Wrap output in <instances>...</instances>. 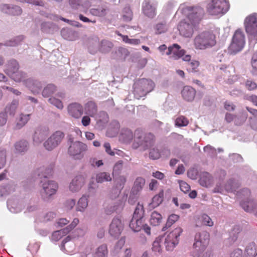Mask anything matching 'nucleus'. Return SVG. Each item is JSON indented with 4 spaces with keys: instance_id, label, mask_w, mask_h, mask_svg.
I'll list each match as a JSON object with an SVG mask.
<instances>
[{
    "instance_id": "1",
    "label": "nucleus",
    "mask_w": 257,
    "mask_h": 257,
    "mask_svg": "<svg viewBox=\"0 0 257 257\" xmlns=\"http://www.w3.org/2000/svg\"><path fill=\"white\" fill-rule=\"evenodd\" d=\"M155 136L151 133L144 134L142 131H135V139L133 142L132 147L134 149L141 148L143 151L150 149L155 144Z\"/></svg>"
},
{
    "instance_id": "2",
    "label": "nucleus",
    "mask_w": 257,
    "mask_h": 257,
    "mask_svg": "<svg viewBox=\"0 0 257 257\" xmlns=\"http://www.w3.org/2000/svg\"><path fill=\"white\" fill-rule=\"evenodd\" d=\"M244 26L249 45L254 46L257 43V13H253L246 17L244 21Z\"/></svg>"
},
{
    "instance_id": "3",
    "label": "nucleus",
    "mask_w": 257,
    "mask_h": 257,
    "mask_svg": "<svg viewBox=\"0 0 257 257\" xmlns=\"http://www.w3.org/2000/svg\"><path fill=\"white\" fill-rule=\"evenodd\" d=\"M215 44L214 35L208 32L199 34L194 39V45L196 49L204 50L213 47Z\"/></svg>"
},
{
    "instance_id": "4",
    "label": "nucleus",
    "mask_w": 257,
    "mask_h": 257,
    "mask_svg": "<svg viewBox=\"0 0 257 257\" xmlns=\"http://www.w3.org/2000/svg\"><path fill=\"white\" fill-rule=\"evenodd\" d=\"M41 195L42 199L46 202H49L53 199V196L56 193L58 185L56 182L43 178L41 181Z\"/></svg>"
},
{
    "instance_id": "5",
    "label": "nucleus",
    "mask_w": 257,
    "mask_h": 257,
    "mask_svg": "<svg viewBox=\"0 0 257 257\" xmlns=\"http://www.w3.org/2000/svg\"><path fill=\"white\" fill-rule=\"evenodd\" d=\"M154 87V83L150 79L143 78L136 81L134 84L135 97L139 99L152 91Z\"/></svg>"
},
{
    "instance_id": "6",
    "label": "nucleus",
    "mask_w": 257,
    "mask_h": 257,
    "mask_svg": "<svg viewBox=\"0 0 257 257\" xmlns=\"http://www.w3.org/2000/svg\"><path fill=\"white\" fill-rule=\"evenodd\" d=\"M209 239V233L206 231L196 233L194 237L195 242L193 245V257H198L199 253L204 251L208 244Z\"/></svg>"
},
{
    "instance_id": "7",
    "label": "nucleus",
    "mask_w": 257,
    "mask_h": 257,
    "mask_svg": "<svg viewBox=\"0 0 257 257\" xmlns=\"http://www.w3.org/2000/svg\"><path fill=\"white\" fill-rule=\"evenodd\" d=\"M229 9V4L227 0H212L207 6V11L211 15H222Z\"/></svg>"
},
{
    "instance_id": "8",
    "label": "nucleus",
    "mask_w": 257,
    "mask_h": 257,
    "mask_svg": "<svg viewBox=\"0 0 257 257\" xmlns=\"http://www.w3.org/2000/svg\"><path fill=\"white\" fill-rule=\"evenodd\" d=\"M69 142L70 143L68 150L69 155L73 157L75 159H82L88 150L87 145L80 141L73 142L72 139H70Z\"/></svg>"
},
{
    "instance_id": "9",
    "label": "nucleus",
    "mask_w": 257,
    "mask_h": 257,
    "mask_svg": "<svg viewBox=\"0 0 257 257\" xmlns=\"http://www.w3.org/2000/svg\"><path fill=\"white\" fill-rule=\"evenodd\" d=\"M182 13L186 16L189 22L196 25L204 15V10L200 7H186L183 9Z\"/></svg>"
},
{
    "instance_id": "10",
    "label": "nucleus",
    "mask_w": 257,
    "mask_h": 257,
    "mask_svg": "<svg viewBox=\"0 0 257 257\" xmlns=\"http://www.w3.org/2000/svg\"><path fill=\"white\" fill-rule=\"evenodd\" d=\"M166 54L169 56V58L177 60L182 58L184 61L189 62L191 60V56L189 54H186V51L181 49V47L177 44H174L168 48Z\"/></svg>"
},
{
    "instance_id": "11",
    "label": "nucleus",
    "mask_w": 257,
    "mask_h": 257,
    "mask_svg": "<svg viewBox=\"0 0 257 257\" xmlns=\"http://www.w3.org/2000/svg\"><path fill=\"white\" fill-rule=\"evenodd\" d=\"M182 229L178 227L170 232L165 237L164 236V245L166 249L172 251L179 242V237L182 232Z\"/></svg>"
},
{
    "instance_id": "12",
    "label": "nucleus",
    "mask_w": 257,
    "mask_h": 257,
    "mask_svg": "<svg viewBox=\"0 0 257 257\" xmlns=\"http://www.w3.org/2000/svg\"><path fill=\"white\" fill-rule=\"evenodd\" d=\"M89 12L92 16L96 17H103L108 12V9L106 5L102 3L100 0H92L90 2Z\"/></svg>"
},
{
    "instance_id": "13",
    "label": "nucleus",
    "mask_w": 257,
    "mask_h": 257,
    "mask_svg": "<svg viewBox=\"0 0 257 257\" xmlns=\"http://www.w3.org/2000/svg\"><path fill=\"white\" fill-rule=\"evenodd\" d=\"M64 137L63 133L56 131L44 143V147L47 150L52 151L61 144Z\"/></svg>"
},
{
    "instance_id": "14",
    "label": "nucleus",
    "mask_w": 257,
    "mask_h": 257,
    "mask_svg": "<svg viewBox=\"0 0 257 257\" xmlns=\"http://www.w3.org/2000/svg\"><path fill=\"white\" fill-rule=\"evenodd\" d=\"M230 257H257L255 243L251 242L247 244L245 248V253L244 254H243L241 249L237 248L230 253Z\"/></svg>"
},
{
    "instance_id": "15",
    "label": "nucleus",
    "mask_w": 257,
    "mask_h": 257,
    "mask_svg": "<svg viewBox=\"0 0 257 257\" xmlns=\"http://www.w3.org/2000/svg\"><path fill=\"white\" fill-rule=\"evenodd\" d=\"M129 226L134 232H139L143 229L147 234H151L150 227L145 223L144 218H132Z\"/></svg>"
},
{
    "instance_id": "16",
    "label": "nucleus",
    "mask_w": 257,
    "mask_h": 257,
    "mask_svg": "<svg viewBox=\"0 0 257 257\" xmlns=\"http://www.w3.org/2000/svg\"><path fill=\"white\" fill-rule=\"evenodd\" d=\"M19 66L18 62L14 59L10 60L8 64V69L14 73L13 78L16 81L24 80L26 74L21 71H18Z\"/></svg>"
},
{
    "instance_id": "17",
    "label": "nucleus",
    "mask_w": 257,
    "mask_h": 257,
    "mask_svg": "<svg viewBox=\"0 0 257 257\" xmlns=\"http://www.w3.org/2000/svg\"><path fill=\"white\" fill-rule=\"evenodd\" d=\"M195 26L196 25L186 20L180 23L178 26V30L180 34L183 37L189 38L192 36Z\"/></svg>"
},
{
    "instance_id": "18",
    "label": "nucleus",
    "mask_w": 257,
    "mask_h": 257,
    "mask_svg": "<svg viewBox=\"0 0 257 257\" xmlns=\"http://www.w3.org/2000/svg\"><path fill=\"white\" fill-rule=\"evenodd\" d=\"M157 3L152 0H144L142 4L143 14L150 18H154L156 15Z\"/></svg>"
},
{
    "instance_id": "19",
    "label": "nucleus",
    "mask_w": 257,
    "mask_h": 257,
    "mask_svg": "<svg viewBox=\"0 0 257 257\" xmlns=\"http://www.w3.org/2000/svg\"><path fill=\"white\" fill-rule=\"evenodd\" d=\"M123 229V224L118 217L114 218L110 225L109 233L111 236L115 238L119 237Z\"/></svg>"
},
{
    "instance_id": "20",
    "label": "nucleus",
    "mask_w": 257,
    "mask_h": 257,
    "mask_svg": "<svg viewBox=\"0 0 257 257\" xmlns=\"http://www.w3.org/2000/svg\"><path fill=\"white\" fill-rule=\"evenodd\" d=\"M79 221V219L77 218H75L73 219L72 223L66 228L54 231L52 235V240L57 241L60 239L63 236L67 234L73 229L78 224Z\"/></svg>"
},
{
    "instance_id": "21",
    "label": "nucleus",
    "mask_w": 257,
    "mask_h": 257,
    "mask_svg": "<svg viewBox=\"0 0 257 257\" xmlns=\"http://www.w3.org/2000/svg\"><path fill=\"white\" fill-rule=\"evenodd\" d=\"M0 10L4 14L13 16H20L23 12L20 7L13 4H2L0 6Z\"/></svg>"
},
{
    "instance_id": "22",
    "label": "nucleus",
    "mask_w": 257,
    "mask_h": 257,
    "mask_svg": "<svg viewBox=\"0 0 257 257\" xmlns=\"http://www.w3.org/2000/svg\"><path fill=\"white\" fill-rule=\"evenodd\" d=\"M68 114L76 119L81 117L83 113V107L81 104L77 102L69 104L67 106Z\"/></svg>"
},
{
    "instance_id": "23",
    "label": "nucleus",
    "mask_w": 257,
    "mask_h": 257,
    "mask_svg": "<svg viewBox=\"0 0 257 257\" xmlns=\"http://www.w3.org/2000/svg\"><path fill=\"white\" fill-rule=\"evenodd\" d=\"M50 130L47 126H41L37 129L34 136V143L38 145L41 144L49 135Z\"/></svg>"
},
{
    "instance_id": "24",
    "label": "nucleus",
    "mask_w": 257,
    "mask_h": 257,
    "mask_svg": "<svg viewBox=\"0 0 257 257\" xmlns=\"http://www.w3.org/2000/svg\"><path fill=\"white\" fill-rule=\"evenodd\" d=\"M84 184V179L81 176L75 177L69 184V189L71 192H78Z\"/></svg>"
},
{
    "instance_id": "25",
    "label": "nucleus",
    "mask_w": 257,
    "mask_h": 257,
    "mask_svg": "<svg viewBox=\"0 0 257 257\" xmlns=\"http://www.w3.org/2000/svg\"><path fill=\"white\" fill-rule=\"evenodd\" d=\"M135 139V132H133L128 128H122L119 136V140L126 144L130 143Z\"/></svg>"
},
{
    "instance_id": "26",
    "label": "nucleus",
    "mask_w": 257,
    "mask_h": 257,
    "mask_svg": "<svg viewBox=\"0 0 257 257\" xmlns=\"http://www.w3.org/2000/svg\"><path fill=\"white\" fill-rule=\"evenodd\" d=\"M15 152L21 155L25 154L29 149V144L25 140L16 142L14 144Z\"/></svg>"
},
{
    "instance_id": "27",
    "label": "nucleus",
    "mask_w": 257,
    "mask_h": 257,
    "mask_svg": "<svg viewBox=\"0 0 257 257\" xmlns=\"http://www.w3.org/2000/svg\"><path fill=\"white\" fill-rule=\"evenodd\" d=\"M26 85L35 94L38 93L42 87V84L40 81L32 79H27Z\"/></svg>"
},
{
    "instance_id": "28",
    "label": "nucleus",
    "mask_w": 257,
    "mask_h": 257,
    "mask_svg": "<svg viewBox=\"0 0 257 257\" xmlns=\"http://www.w3.org/2000/svg\"><path fill=\"white\" fill-rule=\"evenodd\" d=\"M183 98L186 101H192L196 94L195 90L192 87L189 86H185L184 87L181 92Z\"/></svg>"
},
{
    "instance_id": "29",
    "label": "nucleus",
    "mask_w": 257,
    "mask_h": 257,
    "mask_svg": "<svg viewBox=\"0 0 257 257\" xmlns=\"http://www.w3.org/2000/svg\"><path fill=\"white\" fill-rule=\"evenodd\" d=\"M61 36L64 39L69 41H75L78 38V33L69 28H63L61 31Z\"/></svg>"
},
{
    "instance_id": "30",
    "label": "nucleus",
    "mask_w": 257,
    "mask_h": 257,
    "mask_svg": "<svg viewBox=\"0 0 257 257\" xmlns=\"http://www.w3.org/2000/svg\"><path fill=\"white\" fill-rule=\"evenodd\" d=\"M84 111L86 114L94 117L97 112V106L94 101H89L85 104Z\"/></svg>"
},
{
    "instance_id": "31",
    "label": "nucleus",
    "mask_w": 257,
    "mask_h": 257,
    "mask_svg": "<svg viewBox=\"0 0 257 257\" xmlns=\"http://www.w3.org/2000/svg\"><path fill=\"white\" fill-rule=\"evenodd\" d=\"M145 184V180L142 177H137L132 189V193L135 194H138L143 189Z\"/></svg>"
},
{
    "instance_id": "32",
    "label": "nucleus",
    "mask_w": 257,
    "mask_h": 257,
    "mask_svg": "<svg viewBox=\"0 0 257 257\" xmlns=\"http://www.w3.org/2000/svg\"><path fill=\"white\" fill-rule=\"evenodd\" d=\"M240 205L245 211L250 212L253 211L257 217V204H254L252 200L241 201Z\"/></svg>"
},
{
    "instance_id": "33",
    "label": "nucleus",
    "mask_w": 257,
    "mask_h": 257,
    "mask_svg": "<svg viewBox=\"0 0 257 257\" xmlns=\"http://www.w3.org/2000/svg\"><path fill=\"white\" fill-rule=\"evenodd\" d=\"M30 114L21 113L19 117L16 120L14 129L17 130L22 128L28 122L30 119Z\"/></svg>"
},
{
    "instance_id": "34",
    "label": "nucleus",
    "mask_w": 257,
    "mask_h": 257,
    "mask_svg": "<svg viewBox=\"0 0 257 257\" xmlns=\"http://www.w3.org/2000/svg\"><path fill=\"white\" fill-rule=\"evenodd\" d=\"M199 182L201 186L209 187L212 183L210 174L207 172L203 173L200 176Z\"/></svg>"
},
{
    "instance_id": "35",
    "label": "nucleus",
    "mask_w": 257,
    "mask_h": 257,
    "mask_svg": "<svg viewBox=\"0 0 257 257\" xmlns=\"http://www.w3.org/2000/svg\"><path fill=\"white\" fill-rule=\"evenodd\" d=\"M7 206L9 210L12 213H18L20 212L23 207L19 204L17 201L13 199H9L7 201Z\"/></svg>"
},
{
    "instance_id": "36",
    "label": "nucleus",
    "mask_w": 257,
    "mask_h": 257,
    "mask_svg": "<svg viewBox=\"0 0 257 257\" xmlns=\"http://www.w3.org/2000/svg\"><path fill=\"white\" fill-rule=\"evenodd\" d=\"M96 181L98 183H102L104 182H110L112 180V177L108 172H99L96 175Z\"/></svg>"
},
{
    "instance_id": "37",
    "label": "nucleus",
    "mask_w": 257,
    "mask_h": 257,
    "mask_svg": "<svg viewBox=\"0 0 257 257\" xmlns=\"http://www.w3.org/2000/svg\"><path fill=\"white\" fill-rule=\"evenodd\" d=\"M241 230L239 226H235L229 233V236L228 238L230 244L234 243L238 239L239 234Z\"/></svg>"
},
{
    "instance_id": "38",
    "label": "nucleus",
    "mask_w": 257,
    "mask_h": 257,
    "mask_svg": "<svg viewBox=\"0 0 257 257\" xmlns=\"http://www.w3.org/2000/svg\"><path fill=\"white\" fill-rule=\"evenodd\" d=\"M244 45L238 43L232 40L229 45L228 51L230 54L234 55L240 52L243 48Z\"/></svg>"
},
{
    "instance_id": "39",
    "label": "nucleus",
    "mask_w": 257,
    "mask_h": 257,
    "mask_svg": "<svg viewBox=\"0 0 257 257\" xmlns=\"http://www.w3.org/2000/svg\"><path fill=\"white\" fill-rule=\"evenodd\" d=\"M244 45L238 43L232 40L229 45L228 51L230 54L234 55L240 52L243 48Z\"/></svg>"
},
{
    "instance_id": "40",
    "label": "nucleus",
    "mask_w": 257,
    "mask_h": 257,
    "mask_svg": "<svg viewBox=\"0 0 257 257\" xmlns=\"http://www.w3.org/2000/svg\"><path fill=\"white\" fill-rule=\"evenodd\" d=\"M19 104V101L14 100L10 104L7 105L4 112L8 115L14 116L16 113V109Z\"/></svg>"
},
{
    "instance_id": "41",
    "label": "nucleus",
    "mask_w": 257,
    "mask_h": 257,
    "mask_svg": "<svg viewBox=\"0 0 257 257\" xmlns=\"http://www.w3.org/2000/svg\"><path fill=\"white\" fill-rule=\"evenodd\" d=\"M71 237L69 236H67L62 241L61 246L62 250H65L68 253L72 252L74 246V243L73 242H69Z\"/></svg>"
},
{
    "instance_id": "42",
    "label": "nucleus",
    "mask_w": 257,
    "mask_h": 257,
    "mask_svg": "<svg viewBox=\"0 0 257 257\" xmlns=\"http://www.w3.org/2000/svg\"><path fill=\"white\" fill-rule=\"evenodd\" d=\"M88 195H83L78 200L77 211L84 212L88 206Z\"/></svg>"
},
{
    "instance_id": "43",
    "label": "nucleus",
    "mask_w": 257,
    "mask_h": 257,
    "mask_svg": "<svg viewBox=\"0 0 257 257\" xmlns=\"http://www.w3.org/2000/svg\"><path fill=\"white\" fill-rule=\"evenodd\" d=\"M121 18L124 22L131 21L133 17V13L129 6H125L122 10Z\"/></svg>"
},
{
    "instance_id": "44",
    "label": "nucleus",
    "mask_w": 257,
    "mask_h": 257,
    "mask_svg": "<svg viewBox=\"0 0 257 257\" xmlns=\"http://www.w3.org/2000/svg\"><path fill=\"white\" fill-rule=\"evenodd\" d=\"M57 91L56 86L53 84H48L43 89L42 95L44 97H49Z\"/></svg>"
},
{
    "instance_id": "45",
    "label": "nucleus",
    "mask_w": 257,
    "mask_h": 257,
    "mask_svg": "<svg viewBox=\"0 0 257 257\" xmlns=\"http://www.w3.org/2000/svg\"><path fill=\"white\" fill-rule=\"evenodd\" d=\"M232 40L238 43L245 44V36L243 32L241 29H237L234 32Z\"/></svg>"
},
{
    "instance_id": "46",
    "label": "nucleus",
    "mask_w": 257,
    "mask_h": 257,
    "mask_svg": "<svg viewBox=\"0 0 257 257\" xmlns=\"http://www.w3.org/2000/svg\"><path fill=\"white\" fill-rule=\"evenodd\" d=\"M100 43L97 38H95L89 42L88 50L91 54H94L99 51Z\"/></svg>"
},
{
    "instance_id": "47",
    "label": "nucleus",
    "mask_w": 257,
    "mask_h": 257,
    "mask_svg": "<svg viewBox=\"0 0 257 257\" xmlns=\"http://www.w3.org/2000/svg\"><path fill=\"white\" fill-rule=\"evenodd\" d=\"M162 216L161 214L156 211L152 213L150 219V222L152 225L154 226L158 225L162 222Z\"/></svg>"
},
{
    "instance_id": "48",
    "label": "nucleus",
    "mask_w": 257,
    "mask_h": 257,
    "mask_svg": "<svg viewBox=\"0 0 257 257\" xmlns=\"http://www.w3.org/2000/svg\"><path fill=\"white\" fill-rule=\"evenodd\" d=\"M113 47L112 43L107 40H102L100 43L99 51L102 53H107L110 51Z\"/></svg>"
},
{
    "instance_id": "49",
    "label": "nucleus",
    "mask_w": 257,
    "mask_h": 257,
    "mask_svg": "<svg viewBox=\"0 0 257 257\" xmlns=\"http://www.w3.org/2000/svg\"><path fill=\"white\" fill-rule=\"evenodd\" d=\"M108 249L105 244L100 245L96 249L93 257H107Z\"/></svg>"
},
{
    "instance_id": "50",
    "label": "nucleus",
    "mask_w": 257,
    "mask_h": 257,
    "mask_svg": "<svg viewBox=\"0 0 257 257\" xmlns=\"http://www.w3.org/2000/svg\"><path fill=\"white\" fill-rule=\"evenodd\" d=\"M199 220L201 223H199V222H197L196 224V226H200L202 225L212 226L213 225V222L212 221V219L207 214H203L200 217Z\"/></svg>"
},
{
    "instance_id": "51",
    "label": "nucleus",
    "mask_w": 257,
    "mask_h": 257,
    "mask_svg": "<svg viewBox=\"0 0 257 257\" xmlns=\"http://www.w3.org/2000/svg\"><path fill=\"white\" fill-rule=\"evenodd\" d=\"M144 213L145 210L143 205L139 203L135 208L132 218H144Z\"/></svg>"
},
{
    "instance_id": "52",
    "label": "nucleus",
    "mask_w": 257,
    "mask_h": 257,
    "mask_svg": "<svg viewBox=\"0 0 257 257\" xmlns=\"http://www.w3.org/2000/svg\"><path fill=\"white\" fill-rule=\"evenodd\" d=\"M164 197V192L163 191H161L158 194L154 196L152 198V202L151 205L153 207L155 208L158 206L163 201Z\"/></svg>"
},
{
    "instance_id": "53",
    "label": "nucleus",
    "mask_w": 257,
    "mask_h": 257,
    "mask_svg": "<svg viewBox=\"0 0 257 257\" xmlns=\"http://www.w3.org/2000/svg\"><path fill=\"white\" fill-rule=\"evenodd\" d=\"M25 37L23 35L18 36L11 40L5 43L6 46L14 47L20 44L22 42Z\"/></svg>"
},
{
    "instance_id": "54",
    "label": "nucleus",
    "mask_w": 257,
    "mask_h": 257,
    "mask_svg": "<svg viewBox=\"0 0 257 257\" xmlns=\"http://www.w3.org/2000/svg\"><path fill=\"white\" fill-rule=\"evenodd\" d=\"M164 236H159L157 237L153 243L152 250L153 251L157 253H160L162 248L161 247L160 243L163 240Z\"/></svg>"
},
{
    "instance_id": "55",
    "label": "nucleus",
    "mask_w": 257,
    "mask_h": 257,
    "mask_svg": "<svg viewBox=\"0 0 257 257\" xmlns=\"http://www.w3.org/2000/svg\"><path fill=\"white\" fill-rule=\"evenodd\" d=\"M178 219V215L175 214H172L170 215L168 217L165 226L163 227L162 230L165 231L167 228L170 227L173 223H174L176 221H177Z\"/></svg>"
},
{
    "instance_id": "56",
    "label": "nucleus",
    "mask_w": 257,
    "mask_h": 257,
    "mask_svg": "<svg viewBox=\"0 0 257 257\" xmlns=\"http://www.w3.org/2000/svg\"><path fill=\"white\" fill-rule=\"evenodd\" d=\"M117 35L120 36L123 40L126 43L130 44L133 45H137L140 44L141 41L140 39H130L128 38L127 36L123 35L118 32Z\"/></svg>"
},
{
    "instance_id": "57",
    "label": "nucleus",
    "mask_w": 257,
    "mask_h": 257,
    "mask_svg": "<svg viewBox=\"0 0 257 257\" xmlns=\"http://www.w3.org/2000/svg\"><path fill=\"white\" fill-rule=\"evenodd\" d=\"M199 65V62L196 60H193L189 62L187 66V70L189 72L195 73L198 71V67Z\"/></svg>"
},
{
    "instance_id": "58",
    "label": "nucleus",
    "mask_w": 257,
    "mask_h": 257,
    "mask_svg": "<svg viewBox=\"0 0 257 257\" xmlns=\"http://www.w3.org/2000/svg\"><path fill=\"white\" fill-rule=\"evenodd\" d=\"M116 186L119 189H122L126 181V177L124 175L119 176L114 180Z\"/></svg>"
},
{
    "instance_id": "59",
    "label": "nucleus",
    "mask_w": 257,
    "mask_h": 257,
    "mask_svg": "<svg viewBox=\"0 0 257 257\" xmlns=\"http://www.w3.org/2000/svg\"><path fill=\"white\" fill-rule=\"evenodd\" d=\"M188 123V119L183 115L179 116L175 120V125L179 127L187 126Z\"/></svg>"
},
{
    "instance_id": "60",
    "label": "nucleus",
    "mask_w": 257,
    "mask_h": 257,
    "mask_svg": "<svg viewBox=\"0 0 257 257\" xmlns=\"http://www.w3.org/2000/svg\"><path fill=\"white\" fill-rule=\"evenodd\" d=\"M155 33L157 34H160L165 33L168 29L167 26L165 22H162L157 24L155 28Z\"/></svg>"
},
{
    "instance_id": "61",
    "label": "nucleus",
    "mask_w": 257,
    "mask_h": 257,
    "mask_svg": "<svg viewBox=\"0 0 257 257\" xmlns=\"http://www.w3.org/2000/svg\"><path fill=\"white\" fill-rule=\"evenodd\" d=\"M161 157V153L157 147L150 148L149 158L152 160H157Z\"/></svg>"
},
{
    "instance_id": "62",
    "label": "nucleus",
    "mask_w": 257,
    "mask_h": 257,
    "mask_svg": "<svg viewBox=\"0 0 257 257\" xmlns=\"http://www.w3.org/2000/svg\"><path fill=\"white\" fill-rule=\"evenodd\" d=\"M48 101L52 105H53L59 109H62L64 107L62 102L55 97H51L48 99Z\"/></svg>"
},
{
    "instance_id": "63",
    "label": "nucleus",
    "mask_w": 257,
    "mask_h": 257,
    "mask_svg": "<svg viewBox=\"0 0 257 257\" xmlns=\"http://www.w3.org/2000/svg\"><path fill=\"white\" fill-rule=\"evenodd\" d=\"M7 151L5 149L0 148V169L3 168L6 164Z\"/></svg>"
},
{
    "instance_id": "64",
    "label": "nucleus",
    "mask_w": 257,
    "mask_h": 257,
    "mask_svg": "<svg viewBox=\"0 0 257 257\" xmlns=\"http://www.w3.org/2000/svg\"><path fill=\"white\" fill-rule=\"evenodd\" d=\"M95 119L97 123L101 122L104 123L108 121L107 114L105 111H100L98 115L96 116Z\"/></svg>"
}]
</instances>
